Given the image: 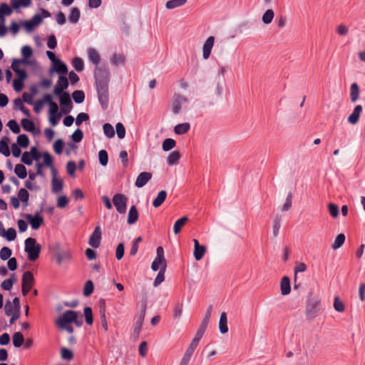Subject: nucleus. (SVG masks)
<instances>
[{
    "mask_svg": "<svg viewBox=\"0 0 365 365\" xmlns=\"http://www.w3.org/2000/svg\"><path fill=\"white\" fill-rule=\"evenodd\" d=\"M25 275H26V279H25L26 285L27 287H30L32 288L34 284V282H35V279H34L33 273L31 271H26L25 272H24L23 275H22V279L25 278Z\"/></svg>",
    "mask_w": 365,
    "mask_h": 365,
    "instance_id": "nucleus-55",
    "label": "nucleus"
},
{
    "mask_svg": "<svg viewBox=\"0 0 365 365\" xmlns=\"http://www.w3.org/2000/svg\"><path fill=\"white\" fill-rule=\"evenodd\" d=\"M53 103V95L50 93L44 94L42 99L38 100L35 103L34 102V110L36 113H39L44 104H48L49 108H51Z\"/></svg>",
    "mask_w": 365,
    "mask_h": 365,
    "instance_id": "nucleus-11",
    "label": "nucleus"
},
{
    "mask_svg": "<svg viewBox=\"0 0 365 365\" xmlns=\"http://www.w3.org/2000/svg\"><path fill=\"white\" fill-rule=\"evenodd\" d=\"M99 163L102 166H106L108 163V154L106 150H101L98 152Z\"/></svg>",
    "mask_w": 365,
    "mask_h": 365,
    "instance_id": "nucleus-60",
    "label": "nucleus"
},
{
    "mask_svg": "<svg viewBox=\"0 0 365 365\" xmlns=\"http://www.w3.org/2000/svg\"><path fill=\"white\" fill-rule=\"evenodd\" d=\"M72 98L76 103H82L85 100V93L82 90L74 91L72 93Z\"/></svg>",
    "mask_w": 365,
    "mask_h": 365,
    "instance_id": "nucleus-44",
    "label": "nucleus"
},
{
    "mask_svg": "<svg viewBox=\"0 0 365 365\" xmlns=\"http://www.w3.org/2000/svg\"><path fill=\"white\" fill-rule=\"evenodd\" d=\"M71 258V255L68 251L58 252L56 255V259L58 264H61L63 260H69Z\"/></svg>",
    "mask_w": 365,
    "mask_h": 365,
    "instance_id": "nucleus-63",
    "label": "nucleus"
},
{
    "mask_svg": "<svg viewBox=\"0 0 365 365\" xmlns=\"http://www.w3.org/2000/svg\"><path fill=\"white\" fill-rule=\"evenodd\" d=\"M10 140L8 137H3L0 140V153L5 157H9L11 155V150L9 146Z\"/></svg>",
    "mask_w": 365,
    "mask_h": 365,
    "instance_id": "nucleus-22",
    "label": "nucleus"
},
{
    "mask_svg": "<svg viewBox=\"0 0 365 365\" xmlns=\"http://www.w3.org/2000/svg\"><path fill=\"white\" fill-rule=\"evenodd\" d=\"M20 201H21L24 206L29 205V193L25 188H21L18 192V197Z\"/></svg>",
    "mask_w": 365,
    "mask_h": 365,
    "instance_id": "nucleus-40",
    "label": "nucleus"
},
{
    "mask_svg": "<svg viewBox=\"0 0 365 365\" xmlns=\"http://www.w3.org/2000/svg\"><path fill=\"white\" fill-rule=\"evenodd\" d=\"M69 86V81L66 76H59L56 84L55 85L53 90V96L58 97L64 96L66 90Z\"/></svg>",
    "mask_w": 365,
    "mask_h": 365,
    "instance_id": "nucleus-5",
    "label": "nucleus"
},
{
    "mask_svg": "<svg viewBox=\"0 0 365 365\" xmlns=\"http://www.w3.org/2000/svg\"><path fill=\"white\" fill-rule=\"evenodd\" d=\"M61 357L67 361H71L73 359V352L66 347H62L61 349Z\"/></svg>",
    "mask_w": 365,
    "mask_h": 365,
    "instance_id": "nucleus-58",
    "label": "nucleus"
},
{
    "mask_svg": "<svg viewBox=\"0 0 365 365\" xmlns=\"http://www.w3.org/2000/svg\"><path fill=\"white\" fill-rule=\"evenodd\" d=\"M360 88L356 83H353L350 86V100L352 103L356 102L359 98Z\"/></svg>",
    "mask_w": 365,
    "mask_h": 365,
    "instance_id": "nucleus-29",
    "label": "nucleus"
},
{
    "mask_svg": "<svg viewBox=\"0 0 365 365\" xmlns=\"http://www.w3.org/2000/svg\"><path fill=\"white\" fill-rule=\"evenodd\" d=\"M190 128V124L189 123H179L174 127V132L177 135H183L187 133Z\"/></svg>",
    "mask_w": 365,
    "mask_h": 365,
    "instance_id": "nucleus-35",
    "label": "nucleus"
},
{
    "mask_svg": "<svg viewBox=\"0 0 365 365\" xmlns=\"http://www.w3.org/2000/svg\"><path fill=\"white\" fill-rule=\"evenodd\" d=\"M83 314L85 317L86 323L88 325H92L93 323V311L91 307H86L83 309Z\"/></svg>",
    "mask_w": 365,
    "mask_h": 365,
    "instance_id": "nucleus-45",
    "label": "nucleus"
},
{
    "mask_svg": "<svg viewBox=\"0 0 365 365\" xmlns=\"http://www.w3.org/2000/svg\"><path fill=\"white\" fill-rule=\"evenodd\" d=\"M212 312V305H210L207 307L206 312L205 314V316L201 322V324L200 325V327H202L203 329H207V325L210 322V317H211Z\"/></svg>",
    "mask_w": 365,
    "mask_h": 365,
    "instance_id": "nucleus-42",
    "label": "nucleus"
},
{
    "mask_svg": "<svg viewBox=\"0 0 365 365\" xmlns=\"http://www.w3.org/2000/svg\"><path fill=\"white\" fill-rule=\"evenodd\" d=\"M12 250L9 247H3L0 250V259L1 260H7L11 258Z\"/></svg>",
    "mask_w": 365,
    "mask_h": 365,
    "instance_id": "nucleus-61",
    "label": "nucleus"
},
{
    "mask_svg": "<svg viewBox=\"0 0 365 365\" xmlns=\"http://www.w3.org/2000/svg\"><path fill=\"white\" fill-rule=\"evenodd\" d=\"M68 197L66 195H63L58 197L56 205L58 208L63 209L68 205Z\"/></svg>",
    "mask_w": 365,
    "mask_h": 365,
    "instance_id": "nucleus-64",
    "label": "nucleus"
},
{
    "mask_svg": "<svg viewBox=\"0 0 365 365\" xmlns=\"http://www.w3.org/2000/svg\"><path fill=\"white\" fill-rule=\"evenodd\" d=\"M176 145V141L173 138H166L163 140L162 144V149L164 151H169L175 148Z\"/></svg>",
    "mask_w": 365,
    "mask_h": 365,
    "instance_id": "nucleus-51",
    "label": "nucleus"
},
{
    "mask_svg": "<svg viewBox=\"0 0 365 365\" xmlns=\"http://www.w3.org/2000/svg\"><path fill=\"white\" fill-rule=\"evenodd\" d=\"M99 313L101 316V323L105 331L108 330V324L106 317V302L103 299L99 300Z\"/></svg>",
    "mask_w": 365,
    "mask_h": 365,
    "instance_id": "nucleus-20",
    "label": "nucleus"
},
{
    "mask_svg": "<svg viewBox=\"0 0 365 365\" xmlns=\"http://www.w3.org/2000/svg\"><path fill=\"white\" fill-rule=\"evenodd\" d=\"M125 58L121 54L114 53L110 59V63L113 65L118 66L125 63Z\"/></svg>",
    "mask_w": 365,
    "mask_h": 365,
    "instance_id": "nucleus-59",
    "label": "nucleus"
},
{
    "mask_svg": "<svg viewBox=\"0 0 365 365\" xmlns=\"http://www.w3.org/2000/svg\"><path fill=\"white\" fill-rule=\"evenodd\" d=\"M68 72V66L61 59H57L49 69V73L51 75L54 73L59 76H66Z\"/></svg>",
    "mask_w": 365,
    "mask_h": 365,
    "instance_id": "nucleus-12",
    "label": "nucleus"
},
{
    "mask_svg": "<svg viewBox=\"0 0 365 365\" xmlns=\"http://www.w3.org/2000/svg\"><path fill=\"white\" fill-rule=\"evenodd\" d=\"M113 203L120 214H125L127 210L128 197L122 193H116L113 197Z\"/></svg>",
    "mask_w": 365,
    "mask_h": 365,
    "instance_id": "nucleus-6",
    "label": "nucleus"
},
{
    "mask_svg": "<svg viewBox=\"0 0 365 365\" xmlns=\"http://www.w3.org/2000/svg\"><path fill=\"white\" fill-rule=\"evenodd\" d=\"M168 193L165 190L160 191L156 197L153 200V206L154 207H159L165 200Z\"/></svg>",
    "mask_w": 365,
    "mask_h": 365,
    "instance_id": "nucleus-31",
    "label": "nucleus"
},
{
    "mask_svg": "<svg viewBox=\"0 0 365 365\" xmlns=\"http://www.w3.org/2000/svg\"><path fill=\"white\" fill-rule=\"evenodd\" d=\"M180 154L178 151L171 152L167 158V164L170 166L175 165L178 163L180 158Z\"/></svg>",
    "mask_w": 365,
    "mask_h": 365,
    "instance_id": "nucleus-34",
    "label": "nucleus"
},
{
    "mask_svg": "<svg viewBox=\"0 0 365 365\" xmlns=\"http://www.w3.org/2000/svg\"><path fill=\"white\" fill-rule=\"evenodd\" d=\"M22 63H19L16 61H12L11 68L15 73L16 78V80H19L21 81H25L28 78V73L24 68H20V65Z\"/></svg>",
    "mask_w": 365,
    "mask_h": 365,
    "instance_id": "nucleus-14",
    "label": "nucleus"
},
{
    "mask_svg": "<svg viewBox=\"0 0 365 365\" xmlns=\"http://www.w3.org/2000/svg\"><path fill=\"white\" fill-rule=\"evenodd\" d=\"M334 308L338 312H343L345 309L344 302L340 299L339 296H336L334 299Z\"/></svg>",
    "mask_w": 365,
    "mask_h": 365,
    "instance_id": "nucleus-62",
    "label": "nucleus"
},
{
    "mask_svg": "<svg viewBox=\"0 0 365 365\" xmlns=\"http://www.w3.org/2000/svg\"><path fill=\"white\" fill-rule=\"evenodd\" d=\"M44 202L41 203V208L38 211L33 215L31 214H24L23 216L26 219L27 222L30 224L31 229L37 230L43 224V217L41 215V213L43 210Z\"/></svg>",
    "mask_w": 365,
    "mask_h": 365,
    "instance_id": "nucleus-3",
    "label": "nucleus"
},
{
    "mask_svg": "<svg viewBox=\"0 0 365 365\" xmlns=\"http://www.w3.org/2000/svg\"><path fill=\"white\" fill-rule=\"evenodd\" d=\"M12 343L15 348L21 347L24 343V336L20 331L14 333L12 336Z\"/></svg>",
    "mask_w": 365,
    "mask_h": 365,
    "instance_id": "nucleus-32",
    "label": "nucleus"
},
{
    "mask_svg": "<svg viewBox=\"0 0 365 365\" xmlns=\"http://www.w3.org/2000/svg\"><path fill=\"white\" fill-rule=\"evenodd\" d=\"M63 188V181L61 178L51 179V190L53 193H58Z\"/></svg>",
    "mask_w": 365,
    "mask_h": 365,
    "instance_id": "nucleus-33",
    "label": "nucleus"
},
{
    "mask_svg": "<svg viewBox=\"0 0 365 365\" xmlns=\"http://www.w3.org/2000/svg\"><path fill=\"white\" fill-rule=\"evenodd\" d=\"M94 290V284L92 280L88 279L86 282L84 287H83V294L85 297H89L92 294Z\"/></svg>",
    "mask_w": 365,
    "mask_h": 365,
    "instance_id": "nucleus-49",
    "label": "nucleus"
},
{
    "mask_svg": "<svg viewBox=\"0 0 365 365\" xmlns=\"http://www.w3.org/2000/svg\"><path fill=\"white\" fill-rule=\"evenodd\" d=\"M139 217V213L135 205H132L128 211V215L127 218V223L128 225L135 224Z\"/></svg>",
    "mask_w": 365,
    "mask_h": 365,
    "instance_id": "nucleus-23",
    "label": "nucleus"
},
{
    "mask_svg": "<svg viewBox=\"0 0 365 365\" xmlns=\"http://www.w3.org/2000/svg\"><path fill=\"white\" fill-rule=\"evenodd\" d=\"M281 294L287 295L291 292L290 279L287 276H284L280 282Z\"/></svg>",
    "mask_w": 365,
    "mask_h": 365,
    "instance_id": "nucleus-24",
    "label": "nucleus"
},
{
    "mask_svg": "<svg viewBox=\"0 0 365 365\" xmlns=\"http://www.w3.org/2000/svg\"><path fill=\"white\" fill-rule=\"evenodd\" d=\"M41 158H43V163L41 164L45 167L49 168L53 165V158L48 151L42 153Z\"/></svg>",
    "mask_w": 365,
    "mask_h": 365,
    "instance_id": "nucleus-46",
    "label": "nucleus"
},
{
    "mask_svg": "<svg viewBox=\"0 0 365 365\" xmlns=\"http://www.w3.org/2000/svg\"><path fill=\"white\" fill-rule=\"evenodd\" d=\"M71 64L77 72H81L84 69L83 60L80 57H74L71 61Z\"/></svg>",
    "mask_w": 365,
    "mask_h": 365,
    "instance_id": "nucleus-39",
    "label": "nucleus"
},
{
    "mask_svg": "<svg viewBox=\"0 0 365 365\" xmlns=\"http://www.w3.org/2000/svg\"><path fill=\"white\" fill-rule=\"evenodd\" d=\"M145 309H146V304L145 303L143 305L141 313H140V316L138 317V318L135 322L134 329H133V333L135 334H136L137 336H138V334H140L141 329H142L143 323L145 315Z\"/></svg>",
    "mask_w": 365,
    "mask_h": 365,
    "instance_id": "nucleus-21",
    "label": "nucleus"
},
{
    "mask_svg": "<svg viewBox=\"0 0 365 365\" xmlns=\"http://www.w3.org/2000/svg\"><path fill=\"white\" fill-rule=\"evenodd\" d=\"M16 231L14 227H10L5 230L2 237L6 239L9 242L14 241L16 238Z\"/></svg>",
    "mask_w": 365,
    "mask_h": 365,
    "instance_id": "nucleus-52",
    "label": "nucleus"
},
{
    "mask_svg": "<svg viewBox=\"0 0 365 365\" xmlns=\"http://www.w3.org/2000/svg\"><path fill=\"white\" fill-rule=\"evenodd\" d=\"M57 98H58L61 108V112L64 115L69 113L73 108V103L70 93L68 92H65L64 96H58Z\"/></svg>",
    "mask_w": 365,
    "mask_h": 365,
    "instance_id": "nucleus-9",
    "label": "nucleus"
},
{
    "mask_svg": "<svg viewBox=\"0 0 365 365\" xmlns=\"http://www.w3.org/2000/svg\"><path fill=\"white\" fill-rule=\"evenodd\" d=\"M48 113L49 123L53 127L58 125L63 114L59 110L58 106L56 102L49 108Z\"/></svg>",
    "mask_w": 365,
    "mask_h": 365,
    "instance_id": "nucleus-7",
    "label": "nucleus"
},
{
    "mask_svg": "<svg viewBox=\"0 0 365 365\" xmlns=\"http://www.w3.org/2000/svg\"><path fill=\"white\" fill-rule=\"evenodd\" d=\"M22 58H13L12 61L26 66H38L36 60H29L33 55V49L30 46L25 45L21 49Z\"/></svg>",
    "mask_w": 365,
    "mask_h": 365,
    "instance_id": "nucleus-4",
    "label": "nucleus"
},
{
    "mask_svg": "<svg viewBox=\"0 0 365 365\" xmlns=\"http://www.w3.org/2000/svg\"><path fill=\"white\" fill-rule=\"evenodd\" d=\"M166 270V265L160 267L158 274L153 282V287H156L160 285L165 280V272Z\"/></svg>",
    "mask_w": 365,
    "mask_h": 365,
    "instance_id": "nucleus-43",
    "label": "nucleus"
},
{
    "mask_svg": "<svg viewBox=\"0 0 365 365\" xmlns=\"http://www.w3.org/2000/svg\"><path fill=\"white\" fill-rule=\"evenodd\" d=\"M102 238V231L100 226H96L91 235L88 244L94 249L99 247Z\"/></svg>",
    "mask_w": 365,
    "mask_h": 365,
    "instance_id": "nucleus-13",
    "label": "nucleus"
},
{
    "mask_svg": "<svg viewBox=\"0 0 365 365\" xmlns=\"http://www.w3.org/2000/svg\"><path fill=\"white\" fill-rule=\"evenodd\" d=\"M187 0H169L165 4L168 9H173L178 6H181L186 3Z\"/></svg>",
    "mask_w": 365,
    "mask_h": 365,
    "instance_id": "nucleus-54",
    "label": "nucleus"
},
{
    "mask_svg": "<svg viewBox=\"0 0 365 365\" xmlns=\"http://www.w3.org/2000/svg\"><path fill=\"white\" fill-rule=\"evenodd\" d=\"M215 37L212 36H209L202 46V56L204 59H207L211 53L212 48L214 45Z\"/></svg>",
    "mask_w": 365,
    "mask_h": 365,
    "instance_id": "nucleus-19",
    "label": "nucleus"
},
{
    "mask_svg": "<svg viewBox=\"0 0 365 365\" xmlns=\"http://www.w3.org/2000/svg\"><path fill=\"white\" fill-rule=\"evenodd\" d=\"M77 312L71 309L64 312L56 320V324L58 327H63V325L71 324L75 319V315Z\"/></svg>",
    "mask_w": 365,
    "mask_h": 365,
    "instance_id": "nucleus-10",
    "label": "nucleus"
},
{
    "mask_svg": "<svg viewBox=\"0 0 365 365\" xmlns=\"http://www.w3.org/2000/svg\"><path fill=\"white\" fill-rule=\"evenodd\" d=\"M194 242V251L193 255L195 260H200L205 255L206 252V247L204 245H201L199 243V241L196 239L193 240Z\"/></svg>",
    "mask_w": 365,
    "mask_h": 365,
    "instance_id": "nucleus-18",
    "label": "nucleus"
},
{
    "mask_svg": "<svg viewBox=\"0 0 365 365\" xmlns=\"http://www.w3.org/2000/svg\"><path fill=\"white\" fill-rule=\"evenodd\" d=\"M14 173L20 179H25L28 175L26 168L23 164H16Z\"/></svg>",
    "mask_w": 365,
    "mask_h": 365,
    "instance_id": "nucleus-38",
    "label": "nucleus"
},
{
    "mask_svg": "<svg viewBox=\"0 0 365 365\" xmlns=\"http://www.w3.org/2000/svg\"><path fill=\"white\" fill-rule=\"evenodd\" d=\"M34 160V158L29 152L25 151L24 153H22L21 161L24 164L30 166L33 164Z\"/></svg>",
    "mask_w": 365,
    "mask_h": 365,
    "instance_id": "nucleus-56",
    "label": "nucleus"
},
{
    "mask_svg": "<svg viewBox=\"0 0 365 365\" xmlns=\"http://www.w3.org/2000/svg\"><path fill=\"white\" fill-rule=\"evenodd\" d=\"M307 304L306 306V314L309 319H314L317 313L321 309L320 300L318 299L311 301V299H307Z\"/></svg>",
    "mask_w": 365,
    "mask_h": 365,
    "instance_id": "nucleus-8",
    "label": "nucleus"
},
{
    "mask_svg": "<svg viewBox=\"0 0 365 365\" xmlns=\"http://www.w3.org/2000/svg\"><path fill=\"white\" fill-rule=\"evenodd\" d=\"M21 125L24 130L30 132L33 135H38L40 133V129L36 128L34 121L29 118H22L21 120Z\"/></svg>",
    "mask_w": 365,
    "mask_h": 365,
    "instance_id": "nucleus-15",
    "label": "nucleus"
},
{
    "mask_svg": "<svg viewBox=\"0 0 365 365\" xmlns=\"http://www.w3.org/2000/svg\"><path fill=\"white\" fill-rule=\"evenodd\" d=\"M188 221V217L187 216H183L178 220H177L173 226V232L175 235L178 234L182 227L185 225V223Z\"/></svg>",
    "mask_w": 365,
    "mask_h": 365,
    "instance_id": "nucleus-36",
    "label": "nucleus"
},
{
    "mask_svg": "<svg viewBox=\"0 0 365 365\" xmlns=\"http://www.w3.org/2000/svg\"><path fill=\"white\" fill-rule=\"evenodd\" d=\"M6 125L9 128L12 133L19 134L21 132V128L17 121L14 119L9 120Z\"/></svg>",
    "mask_w": 365,
    "mask_h": 365,
    "instance_id": "nucleus-57",
    "label": "nucleus"
},
{
    "mask_svg": "<svg viewBox=\"0 0 365 365\" xmlns=\"http://www.w3.org/2000/svg\"><path fill=\"white\" fill-rule=\"evenodd\" d=\"M24 251L27 253L28 259L34 262L38 259L41 245L38 244L36 240L34 237H28L24 241Z\"/></svg>",
    "mask_w": 365,
    "mask_h": 365,
    "instance_id": "nucleus-2",
    "label": "nucleus"
},
{
    "mask_svg": "<svg viewBox=\"0 0 365 365\" xmlns=\"http://www.w3.org/2000/svg\"><path fill=\"white\" fill-rule=\"evenodd\" d=\"M103 133L108 138H112L115 136V130L113 125L109 123L103 125Z\"/></svg>",
    "mask_w": 365,
    "mask_h": 365,
    "instance_id": "nucleus-47",
    "label": "nucleus"
},
{
    "mask_svg": "<svg viewBox=\"0 0 365 365\" xmlns=\"http://www.w3.org/2000/svg\"><path fill=\"white\" fill-rule=\"evenodd\" d=\"M346 240L345 235L344 233H340L337 235L336 237L334 243L331 245V248L334 250L340 248L344 243Z\"/></svg>",
    "mask_w": 365,
    "mask_h": 365,
    "instance_id": "nucleus-41",
    "label": "nucleus"
},
{
    "mask_svg": "<svg viewBox=\"0 0 365 365\" xmlns=\"http://www.w3.org/2000/svg\"><path fill=\"white\" fill-rule=\"evenodd\" d=\"M206 329H203L202 327H199L193 339L192 340L190 344L192 345V346H195V347L197 346L198 344H199V341L200 340L202 339V337L203 336L205 332Z\"/></svg>",
    "mask_w": 365,
    "mask_h": 365,
    "instance_id": "nucleus-50",
    "label": "nucleus"
},
{
    "mask_svg": "<svg viewBox=\"0 0 365 365\" xmlns=\"http://www.w3.org/2000/svg\"><path fill=\"white\" fill-rule=\"evenodd\" d=\"M81 17V11L78 7H73L68 14V21L73 24L78 22Z\"/></svg>",
    "mask_w": 365,
    "mask_h": 365,
    "instance_id": "nucleus-30",
    "label": "nucleus"
},
{
    "mask_svg": "<svg viewBox=\"0 0 365 365\" xmlns=\"http://www.w3.org/2000/svg\"><path fill=\"white\" fill-rule=\"evenodd\" d=\"M17 145H19L22 148H27L29 145L30 140L26 134H19L17 136L16 143Z\"/></svg>",
    "mask_w": 365,
    "mask_h": 365,
    "instance_id": "nucleus-37",
    "label": "nucleus"
},
{
    "mask_svg": "<svg viewBox=\"0 0 365 365\" xmlns=\"http://www.w3.org/2000/svg\"><path fill=\"white\" fill-rule=\"evenodd\" d=\"M10 4L15 11L21 8H27L31 6V0H10Z\"/></svg>",
    "mask_w": 365,
    "mask_h": 365,
    "instance_id": "nucleus-25",
    "label": "nucleus"
},
{
    "mask_svg": "<svg viewBox=\"0 0 365 365\" xmlns=\"http://www.w3.org/2000/svg\"><path fill=\"white\" fill-rule=\"evenodd\" d=\"M13 9L11 6H9L6 3L3 2L0 4V20L1 21H5L6 16H10L12 14Z\"/></svg>",
    "mask_w": 365,
    "mask_h": 365,
    "instance_id": "nucleus-27",
    "label": "nucleus"
},
{
    "mask_svg": "<svg viewBox=\"0 0 365 365\" xmlns=\"http://www.w3.org/2000/svg\"><path fill=\"white\" fill-rule=\"evenodd\" d=\"M151 178V173L142 172L138 175L135 182V186L138 188H141L144 187Z\"/></svg>",
    "mask_w": 365,
    "mask_h": 365,
    "instance_id": "nucleus-16",
    "label": "nucleus"
},
{
    "mask_svg": "<svg viewBox=\"0 0 365 365\" xmlns=\"http://www.w3.org/2000/svg\"><path fill=\"white\" fill-rule=\"evenodd\" d=\"M219 330L222 334L228 332L227 316L225 312H222L219 320Z\"/></svg>",
    "mask_w": 365,
    "mask_h": 365,
    "instance_id": "nucleus-26",
    "label": "nucleus"
},
{
    "mask_svg": "<svg viewBox=\"0 0 365 365\" xmlns=\"http://www.w3.org/2000/svg\"><path fill=\"white\" fill-rule=\"evenodd\" d=\"M88 56L89 61L96 66H98V65L100 63L101 57L98 51L93 48H89L88 49Z\"/></svg>",
    "mask_w": 365,
    "mask_h": 365,
    "instance_id": "nucleus-28",
    "label": "nucleus"
},
{
    "mask_svg": "<svg viewBox=\"0 0 365 365\" xmlns=\"http://www.w3.org/2000/svg\"><path fill=\"white\" fill-rule=\"evenodd\" d=\"M274 16V12L272 9H269L265 11L262 17V21L264 24H269Z\"/></svg>",
    "mask_w": 365,
    "mask_h": 365,
    "instance_id": "nucleus-48",
    "label": "nucleus"
},
{
    "mask_svg": "<svg viewBox=\"0 0 365 365\" xmlns=\"http://www.w3.org/2000/svg\"><path fill=\"white\" fill-rule=\"evenodd\" d=\"M64 141L61 138H58L55 140L53 144V148L56 154L61 155L63 152L64 147Z\"/></svg>",
    "mask_w": 365,
    "mask_h": 365,
    "instance_id": "nucleus-53",
    "label": "nucleus"
},
{
    "mask_svg": "<svg viewBox=\"0 0 365 365\" xmlns=\"http://www.w3.org/2000/svg\"><path fill=\"white\" fill-rule=\"evenodd\" d=\"M110 73L108 66L101 65L96 66L94 71V78L98 99L101 108L104 110L108 107L109 103V82Z\"/></svg>",
    "mask_w": 365,
    "mask_h": 365,
    "instance_id": "nucleus-1",
    "label": "nucleus"
},
{
    "mask_svg": "<svg viewBox=\"0 0 365 365\" xmlns=\"http://www.w3.org/2000/svg\"><path fill=\"white\" fill-rule=\"evenodd\" d=\"M363 108L361 105H356L352 111V113L348 116L347 121L351 125H356L359 120L361 113Z\"/></svg>",
    "mask_w": 365,
    "mask_h": 365,
    "instance_id": "nucleus-17",
    "label": "nucleus"
}]
</instances>
